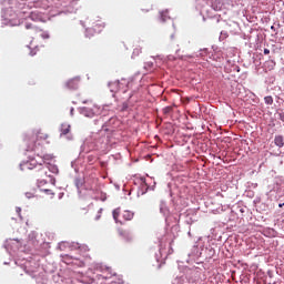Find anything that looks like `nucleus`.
<instances>
[{"label":"nucleus","instance_id":"obj_22","mask_svg":"<svg viewBox=\"0 0 284 284\" xmlns=\"http://www.w3.org/2000/svg\"><path fill=\"white\" fill-rule=\"evenodd\" d=\"M280 119H281V121L284 122V111L282 113H280Z\"/></svg>","mask_w":284,"mask_h":284},{"label":"nucleus","instance_id":"obj_31","mask_svg":"<svg viewBox=\"0 0 284 284\" xmlns=\"http://www.w3.org/2000/svg\"><path fill=\"white\" fill-rule=\"evenodd\" d=\"M83 103H88V101H83Z\"/></svg>","mask_w":284,"mask_h":284},{"label":"nucleus","instance_id":"obj_12","mask_svg":"<svg viewBox=\"0 0 284 284\" xmlns=\"http://www.w3.org/2000/svg\"><path fill=\"white\" fill-rule=\"evenodd\" d=\"M264 101L266 105H272V103H274V98H272V95H267L264 98Z\"/></svg>","mask_w":284,"mask_h":284},{"label":"nucleus","instance_id":"obj_24","mask_svg":"<svg viewBox=\"0 0 284 284\" xmlns=\"http://www.w3.org/2000/svg\"><path fill=\"white\" fill-rule=\"evenodd\" d=\"M102 272H110V267L103 268Z\"/></svg>","mask_w":284,"mask_h":284},{"label":"nucleus","instance_id":"obj_25","mask_svg":"<svg viewBox=\"0 0 284 284\" xmlns=\"http://www.w3.org/2000/svg\"><path fill=\"white\" fill-rule=\"evenodd\" d=\"M284 206V203H282V204H278V207H283Z\"/></svg>","mask_w":284,"mask_h":284},{"label":"nucleus","instance_id":"obj_2","mask_svg":"<svg viewBox=\"0 0 284 284\" xmlns=\"http://www.w3.org/2000/svg\"><path fill=\"white\" fill-rule=\"evenodd\" d=\"M20 168L21 170H37V176H40V178L48 176V169L43 166V163L37 162L36 159H31L27 162H23L20 165Z\"/></svg>","mask_w":284,"mask_h":284},{"label":"nucleus","instance_id":"obj_29","mask_svg":"<svg viewBox=\"0 0 284 284\" xmlns=\"http://www.w3.org/2000/svg\"><path fill=\"white\" fill-rule=\"evenodd\" d=\"M30 54H31V57H34V53L31 52Z\"/></svg>","mask_w":284,"mask_h":284},{"label":"nucleus","instance_id":"obj_3","mask_svg":"<svg viewBox=\"0 0 284 284\" xmlns=\"http://www.w3.org/2000/svg\"><path fill=\"white\" fill-rule=\"evenodd\" d=\"M113 219L115 223L123 225V221H132L134 219V213L131 211H123L121 213V209H115L113 210ZM121 219H123V221Z\"/></svg>","mask_w":284,"mask_h":284},{"label":"nucleus","instance_id":"obj_28","mask_svg":"<svg viewBox=\"0 0 284 284\" xmlns=\"http://www.w3.org/2000/svg\"><path fill=\"white\" fill-rule=\"evenodd\" d=\"M17 212H21V209H17Z\"/></svg>","mask_w":284,"mask_h":284},{"label":"nucleus","instance_id":"obj_4","mask_svg":"<svg viewBox=\"0 0 284 284\" xmlns=\"http://www.w3.org/2000/svg\"><path fill=\"white\" fill-rule=\"evenodd\" d=\"M81 114L88 119L99 116V114H101V106L97 104H91V106H83L81 108Z\"/></svg>","mask_w":284,"mask_h":284},{"label":"nucleus","instance_id":"obj_6","mask_svg":"<svg viewBox=\"0 0 284 284\" xmlns=\"http://www.w3.org/2000/svg\"><path fill=\"white\" fill-rule=\"evenodd\" d=\"M29 19H31V21L45 22V16H43V13H41L39 10L31 11Z\"/></svg>","mask_w":284,"mask_h":284},{"label":"nucleus","instance_id":"obj_18","mask_svg":"<svg viewBox=\"0 0 284 284\" xmlns=\"http://www.w3.org/2000/svg\"><path fill=\"white\" fill-rule=\"evenodd\" d=\"M172 110H173L172 106H165V108L163 109V112H164V114H170V112H172Z\"/></svg>","mask_w":284,"mask_h":284},{"label":"nucleus","instance_id":"obj_26","mask_svg":"<svg viewBox=\"0 0 284 284\" xmlns=\"http://www.w3.org/2000/svg\"><path fill=\"white\" fill-rule=\"evenodd\" d=\"M22 14H28V11H22Z\"/></svg>","mask_w":284,"mask_h":284},{"label":"nucleus","instance_id":"obj_13","mask_svg":"<svg viewBox=\"0 0 284 284\" xmlns=\"http://www.w3.org/2000/svg\"><path fill=\"white\" fill-rule=\"evenodd\" d=\"M42 192H44V194H47L48 196H50V199H54V193L52 190L50 189H44L42 190Z\"/></svg>","mask_w":284,"mask_h":284},{"label":"nucleus","instance_id":"obj_30","mask_svg":"<svg viewBox=\"0 0 284 284\" xmlns=\"http://www.w3.org/2000/svg\"><path fill=\"white\" fill-rule=\"evenodd\" d=\"M20 8V10H23V8L22 7H19Z\"/></svg>","mask_w":284,"mask_h":284},{"label":"nucleus","instance_id":"obj_15","mask_svg":"<svg viewBox=\"0 0 284 284\" xmlns=\"http://www.w3.org/2000/svg\"><path fill=\"white\" fill-rule=\"evenodd\" d=\"M94 30H98V32H101L103 30V23L98 22L93 26Z\"/></svg>","mask_w":284,"mask_h":284},{"label":"nucleus","instance_id":"obj_17","mask_svg":"<svg viewBox=\"0 0 284 284\" xmlns=\"http://www.w3.org/2000/svg\"><path fill=\"white\" fill-rule=\"evenodd\" d=\"M118 234L120 236H128V231L123 230V229H118Z\"/></svg>","mask_w":284,"mask_h":284},{"label":"nucleus","instance_id":"obj_9","mask_svg":"<svg viewBox=\"0 0 284 284\" xmlns=\"http://www.w3.org/2000/svg\"><path fill=\"white\" fill-rule=\"evenodd\" d=\"M74 183H75V186L78 190H83V187H85V179L84 178H77Z\"/></svg>","mask_w":284,"mask_h":284},{"label":"nucleus","instance_id":"obj_27","mask_svg":"<svg viewBox=\"0 0 284 284\" xmlns=\"http://www.w3.org/2000/svg\"><path fill=\"white\" fill-rule=\"evenodd\" d=\"M20 6H26V2L20 3Z\"/></svg>","mask_w":284,"mask_h":284},{"label":"nucleus","instance_id":"obj_5","mask_svg":"<svg viewBox=\"0 0 284 284\" xmlns=\"http://www.w3.org/2000/svg\"><path fill=\"white\" fill-rule=\"evenodd\" d=\"M26 29L40 33L41 39H50V33L48 31H43V29L34 27L33 24L27 23Z\"/></svg>","mask_w":284,"mask_h":284},{"label":"nucleus","instance_id":"obj_23","mask_svg":"<svg viewBox=\"0 0 284 284\" xmlns=\"http://www.w3.org/2000/svg\"><path fill=\"white\" fill-rule=\"evenodd\" d=\"M264 54H270V49H264Z\"/></svg>","mask_w":284,"mask_h":284},{"label":"nucleus","instance_id":"obj_7","mask_svg":"<svg viewBox=\"0 0 284 284\" xmlns=\"http://www.w3.org/2000/svg\"><path fill=\"white\" fill-rule=\"evenodd\" d=\"M68 90H78L79 89V79H71L65 83Z\"/></svg>","mask_w":284,"mask_h":284},{"label":"nucleus","instance_id":"obj_11","mask_svg":"<svg viewBox=\"0 0 284 284\" xmlns=\"http://www.w3.org/2000/svg\"><path fill=\"white\" fill-rule=\"evenodd\" d=\"M70 124H62L61 125V134L65 135V134H70Z\"/></svg>","mask_w":284,"mask_h":284},{"label":"nucleus","instance_id":"obj_21","mask_svg":"<svg viewBox=\"0 0 284 284\" xmlns=\"http://www.w3.org/2000/svg\"><path fill=\"white\" fill-rule=\"evenodd\" d=\"M102 212H103V209H100V210L98 211V214H97V216H95V221H99V219H101Z\"/></svg>","mask_w":284,"mask_h":284},{"label":"nucleus","instance_id":"obj_14","mask_svg":"<svg viewBox=\"0 0 284 284\" xmlns=\"http://www.w3.org/2000/svg\"><path fill=\"white\" fill-rule=\"evenodd\" d=\"M160 14H161V21L165 23V21H168V11H163Z\"/></svg>","mask_w":284,"mask_h":284},{"label":"nucleus","instance_id":"obj_1","mask_svg":"<svg viewBox=\"0 0 284 284\" xmlns=\"http://www.w3.org/2000/svg\"><path fill=\"white\" fill-rule=\"evenodd\" d=\"M50 135L41 129H34L23 135V143L27 152H37L42 141H48Z\"/></svg>","mask_w":284,"mask_h":284},{"label":"nucleus","instance_id":"obj_8","mask_svg":"<svg viewBox=\"0 0 284 284\" xmlns=\"http://www.w3.org/2000/svg\"><path fill=\"white\" fill-rule=\"evenodd\" d=\"M42 163H44V165H52V163H54V155H52V154H44L42 156Z\"/></svg>","mask_w":284,"mask_h":284},{"label":"nucleus","instance_id":"obj_20","mask_svg":"<svg viewBox=\"0 0 284 284\" xmlns=\"http://www.w3.org/2000/svg\"><path fill=\"white\" fill-rule=\"evenodd\" d=\"M118 122H119V120H116V118H111L109 120V125H112V124L118 123Z\"/></svg>","mask_w":284,"mask_h":284},{"label":"nucleus","instance_id":"obj_19","mask_svg":"<svg viewBox=\"0 0 284 284\" xmlns=\"http://www.w3.org/2000/svg\"><path fill=\"white\" fill-rule=\"evenodd\" d=\"M34 196H37V195L33 192H27L26 193L27 199H34Z\"/></svg>","mask_w":284,"mask_h":284},{"label":"nucleus","instance_id":"obj_10","mask_svg":"<svg viewBox=\"0 0 284 284\" xmlns=\"http://www.w3.org/2000/svg\"><path fill=\"white\" fill-rule=\"evenodd\" d=\"M274 143H275V145H277V148H283V145H284L283 135H276L274 139Z\"/></svg>","mask_w":284,"mask_h":284},{"label":"nucleus","instance_id":"obj_16","mask_svg":"<svg viewBox=\"0 0 284 284\" xmlns=\"http://www.w3.org/2000/svg\"><path fill=\"white\" fill-rule=\"evenodd\" d=\"M141 48H135L134 50H133V54H132V58L134 59V57H139V54H141Z\"/></svg>","mask_w":284,"mask_h":284}]
</instances>
